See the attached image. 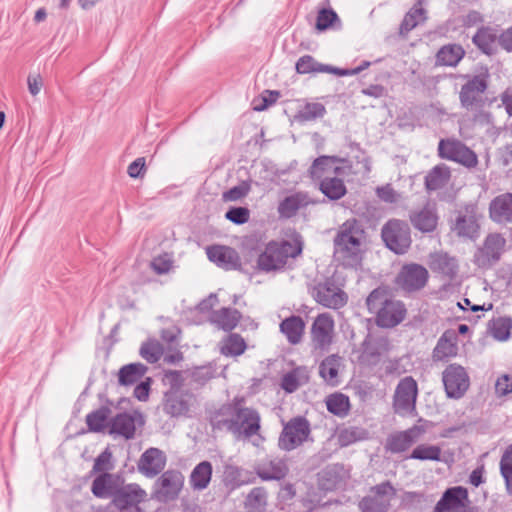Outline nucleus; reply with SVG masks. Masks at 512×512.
I'll list each match as a JSON object with an SVG mask.
<instances>
[{"mask_svg":"<svg viewBox=\"0 0 512 512\" xmlns=\"http://www.w3.org/2000/svg\"><path fill=\"white\" fill-rule=\"evenodd\" d=\"M243 399L234 400L223 405L210 419L213 430L231 433L235 439H250L259 435L261 429L260 413L242 405Z\"/></svg>","mask_w":512,"mask_h":512,"instance_id":"obj_1","label":"nucleus"},{"mask_svg":"<svg viewBox=\"0 0 512 512\" xmlns=\"http://www.w3.org/2000/svg\"><path fill=\"white\" fill-rule=\"evenodd\" d=\"M366 303L370 312L376 313V322L381 327H394L405 318L404 304L391 298L388 291L383 288L373 290Z\"/></svg>","mask_w":512,"mask_h":512,"instance_id":"obj_2","label":"nucleus"},{"mask_svg":"<svg viewBox=\"0 0 512 512\" xmlns=\"http://www.w3.org/2000/svg\"><path fill=\"white\" fill-rule=\"evenodd\" d=\"M185 477L177 469H168L154 482L151 497L161 503L175 501L184 487Z\"/></svg>","mask_w":512,"mask_h":512,"instance_id":"obj_3","label":"nucleus"},{"mask_svg":"<svg viewBox=\"0 0 512 512\" xmlns=\"http://www.w3.org/2000/svg\"><path fill=\"white\" fill-rule=\"evenodd\" d=\"M310 434V424L304 417H295L283 427L278 445L284 451H292L302 445Z\"/></svg>","mask_w":512,"mask_h":512,"instance_id":"obj_4","label":"nucleus"},{"mask_svg":"<svg viewBox=\"0 0 512 512\" xmlns=\"http://www.w3.org/2000/svg\"><path fill=\"white\" fill-rule=\"evenodd\" d=\"M342 287L343 284L339 283L335 276H332L314 287L313 296L321 305L338 309L344 306L348 299Z\"/></svg>","mask_w":512,"mask_h":512,"instance_id":"obj_5","label":"nucleus"},{"mask_svg":"<svg viewBox=\"0 0 512 512\" xmlns=\"http://www.w3.org/2000/svg\"><path fill=\"white\" fill-rule=\"evenodd\" d=\"M382 238L386 246L396 254H404L411 244L408 225L397 219L390 220L382 229Z\"/></svg>","mask_w":512,"mask_h":512,"instance_id":"obj_6","label":"nucleus"},{"mask_svg":"<svg viewBox=\"0 0 512 512\" xmlns=\"http://www.w3.org/2000/svg\"><path fill=\"white\" fill-rule=\"evenodd\" d=\"M505 244L506 240L500 234H489L474 255L475 264L481 268L491 267L500 259Z\"/></svg>","mask_w":512,"mask_h":512,"instance_id":"obj_7","label":"nucleus"},{"mask_svg":"<svg viewBox=\"0 0 512 512\" xmlns=\"http://www.w3.org/2000/svg\"><path fill=\"white\" fill-rule=\"evenodd\" d=\"M144 417L139 411L118 413L109 421V434L126 440L135 436L136 426L144 424Z\"/></svg>","mask_w":512,"mask_h":512,"instance_id":"obj_8","label":"nucleus"},{"mask_svg":"<svg viewBox=\"0 0 512 512\" xmlns=\"http://www.w3.org/2000/svg\"><path fill=\"white\" fill-rule=\"evenodd\" d=\"M418 394L417 383L412 377L403 378L396 387L394 409L398 414H411L415 409Z\"/></svg>","mask_w":512,"mask_h":512,"instance_id":"obj_9","label":"nucleus"},{"mask_svg":"<svg viewBox=\"0 0 512 512\" xmlns=\"http://www.w3.org/2000/svg\"><path fill=\"white\" fill-rule=\"evenodd\" d=\"M429 273L419 264H408L402 267L396 277V284L406 292L421 290L427 284Z\"/></svg>","mask_w":512,"mask_h":512,"instance_id":"obj_10","label":"nucleus"},{"mask_svg":"<svg viewBox=\"0 0 512 512\" xmlns=\"http://www.w3.org/2000/svg\"><path fill=\"white\" fill-rule=\"evenodd\" d=\"M394 496L395 489L389 483H382L371 490L359 507L362 512H387Z\"/></svg>","mask_w":512,"mask_h":512,"instance_id":"obj_11","label":"nucleus"},{"mask_svg":"<svg viewBox=\"0 0 512 512\" xmlns=\"http://www.w3.org/2000/svg\"><path fill=\"white\" fill-rule=\"evenodd\" d=\"M439 155L467 167L477 164L475 153L457 140H441L438 146Z\"/></svg>","mask_w":512,"mask_h":512,"instance_id":"obj_12","label":"nucleus"},{"mask_svg":"<svg viewBox=\"0 0 512 512\" xmlns=\"http://www.w3.org/2000/svg\"><path fill=\"white\" fill-rule=\"evenodd\" d=\"M443 382L448 397L460 398L469 387V377L463 367L452 364L443 373Z\"/></svg>","mask_w":512,"mask_h":512,"instance_id":"obj_13","label":"nucleus"},{"mask_svg":"<svg viewBox=\"0 0 512 512\" xmlns=\"http://www.w3.org/2000/svg\"><path fill=\"white\" fill-rule=\"evenodd\" d=\"M334 321L328 313L319 314L311 328L312 344L315 349L326 350L332 343Z\"/></svg>","mask_w":512,"mask_h":512,"instance_id":"obj_14","label":"nucleus"},{"mask_svg":"<svg viewBox=\"0 0 512 512\" xmlns=\"http://www.w3.org/2000/svg\"><path fill=\"white\" fill-rule=\"evenodd\" d=\"M195 403V397L189 392L170 391L164 396L163 411L171 417L187 416Z\"/></svg>","mask_w":512,"mask_h":512,"instance_id":"obj_15","label":"nucleus"},{"mask_svg":"<svg viewBox=\"0 0 512 512\" xmlns=\"http://www.w3.org/2000/svg\"><path fill=\"white\" fill-rule=\"evenodd\" d=\"M165 453L155 447L148 448L140 456L137 469L146 478H154L160 474L166 466Z\"/></svg>","mask_w":512,"mask_h":512,"instance_id":"obj_16","label":"nucleus"},{"mask_svg":"<svg viewBox=\"0 0 512 512\" xmlns=\"http://www.w3.org/2000/svg\"><path fill=\"white\" fill-rule=\"evenodd\" d=\"M334 259L344 266L352 262V222H344L334 238Z\"/></svg>","mask_w":512,"mask_h":512,"instance_id":"obj_17","label":"nucleus"},{"mask_svg":"<svg viewBox=\"0 0 512 512\" xmlns=\"http://www.w3.org/2000/svg\"><path fill=\"white\" fill-rule=\"evenodd\" d=\"M468 492L461 486L445 491L435 506L434 512H467Z\"/></svg>","mask_w":512,"mask_h":512,"instance_id":"obj_18","label":"nucleus"},{"mask_svg":"<svg viewBox=\"0 0 512 512\" xmlns=\"http://www.w3.org/2000/svg\"><path fill=\"white\" fill-rule=\"evenodd\" d=\"M426 432L423 425H415L405 431L391 434L386 441V449L392 453H401L410 448Z\"/></svg>","mask_w":512,"mask_h":512,"instance_id":"obj_19","label":"nucleus"},{"mask_svg":"<svg viewBox=\"0 0 512 512\" xmlns=\"http://www.w3.org/2000/svg\"><path fill=\"white\" fill-rule=\"evenodd\" d=\"M310 204H312V200L307 192L296 191L279 201L277 213L280 219H291Z\"/></svg>","mask_w":512,"mask_h":512,"instance_id":"obj_20","label":"nucleus"},{"mask_svg":"<svg viewBox=\"0 0 512 512\" xmlns=\"http://www.w3.org/2000/svg\"><path fill=\"white\" fill-rule=\"evenodd\" d=\"M208 259L225 270H235L241 266L237 251L224 245H213L206 248Z\"/></svg>","mask_w":512,"mask_h":512,"instance_id":"obj_21","label":"nucleus"},{"mask_svg":"<svg viewBox=\"0 0 512 512\" xmlns=\"http://www.w3.org/2000/svg\"><path fill=\"white\" fill-rule=\"evenodd\" d=\"M122 486L121 477L113 473L98 474L91 485L92 494L99 499H114Z\"/></svg>","mask_w":512,"mask_h":512,"instance_id":"obj_22","label":"nucleus"},{"mask_svg":"<svg viewBox=\"0 0 512 512\" xmlns=\"http://www.w3.org/2000/svg\"><path fill=\"white\" fill-rule=\"evenodd\" d=\"M147 492L137 483L122 485L112 500V504L118 509H125L140 505L147 500Z\"/></svg>","mask_w":512,"mask_h":512,"instance_id":"obj_23","label":"nucleus"},{"mask_svg":"<svg viewBox=\"0 0 512 512\" xmlns=\"http://www.w3.org/2000/svg\"><path fill=\"white\" fill-rule=\"evenodd\" d=\"M479 215L473 206L459 212L453 224V231L460 237L475 238L479 232Z\"/></svg>","mask_w":512,"mask_h":512,"instance_id":"obj_24","label":"nucleus"},{"mask_svg":"<svg viewBox=\"0 0 512 512\" xmlns=\"http://www.w3.org/2000/svg\"><path fill=\"white\" fill-rule=\"evenodd\" d=\"M488 76V70L485 69L482 73L473 77L462 87L460 100L465 108L469 109L480 100L481 94L487 88Z\"/></svg>","mask_w":512,"mask_h":512,"instance_id":"obj_25","label":"nucleus"},{"mask_svg":"<svg viewBox=\"0 0 512 512\" xmlns=\"http://www.w3.org/2000/svg\"><path fill=\"white\" fill-rule=\"evenodd\" d=\"M344 160L336 156H320L314 160L310 167V175L314 180L321 182L326 177H332L342 174L340 164Z\"/></svg>","mask_w":512,"mask_h":512,"instance_id":"obj_26","label":"nucleus"},{"mask_svg":"<svg viewBox=\"0 0 512 512\" xmlns=\"http://www.w3.org/2000/svg\"><path fill=\"white\" fill-rule=\"evenodd\" d=\"M255 473L263 481L281 480L288 473L286 462L278 457L266 458L254 467Z\"/></svg>","mask_w":512,"mask_h":512,"instance_id":"obj_27","label":"nucleus"},{"mask_svg":"<svg viewBox=\"0 0 512 512\" xmlns=\"http://www.w3.org/2000/svg\"><path fill=\"white\" fill-rule=\"evenodd\" d=\"M296 71L300 74L331 73L337 76L352 75V69H342L331 65L322 64L310 55L300 57L296 62Z\"/></svg>","mask_w":512,"mask_h":512,"instance_id":"obj_28","label":"nucleus"},{"mask_svg":"<svg viewBox=\"0 0 512 512\" xmlns=\"http://www.w3.org/2000/svg\"><path fill=\"white\" fill-rule=\"evenodd\" d=\"M286 257V244L281 247L269 245L266 250L259 255L257 265L259 269L263 271L277 270L285 265Z\"/></svg>","mask_w":512,"mask_h":512,"instance_id":"obj_29","label":"nucleus"},{"mask_svg":"<svg viewBox=\"0 0 512 512\" xmlns=\"http://www.w3.org/2000/svg\"><path fill=\"white\" fill-rule=\"evenodd\" d=\"M489 216L496 223H512V193L495 197L489 205Z\"/></svg>","mask_w":512,"mask_h":512,"instance_id":"obj_30","label":"nucleus"},{"mask_svg":"<svg viewBox=\"0 0 512 512\" xmlns=\"http://www.w3.org/2000/svg\"><path fill=\"white\" fill-rule=\"evenodd\" d=\"M242 318L241 313L234 308L222 307L209 315V321L224 331H232Z\"/></svg>","mask_w":512,"mask_h":512,"instance_id":"obj_31","label":"nucleus"},{"mask_svg":"<svg viewBox=\"0 0 512 512\" xmlns=\"http://www.w3.org/2000/svg\"><path fill=\"white\" fill-rule=\"evenodd\" d=\"M342 369V358L330 355L320 363L319 374L328 385L337 386L340 383L339 373Z\"/></svg>","mask_w":512,"mask_h":512,"instance_id":"obj_32","label":"nucleus"},{"mask_svg":"<svg viewBox=\"0 0 512 512\" xmlns=\"http://www.w3.org/2000/svg\"><path fill=\"white\" fill-rule=\"evenodd\" d=\"M499 38L496 27H481L473 36V42L483 53L490 55L496 51Z\"/></svg>","mask_w":512,"mask_h":512,"instance_id":"obj_33","label":"nucleus"},{"mask_svg":"<svg viewBox=\"0 0 512 512\" xmlns=\"http://www.w3.org/2000/svg\"><path fill=\"white\" fill-rule=\"evenodd\" d=\"M212 464L209 461H202L198 463L191 471L189 477V484L194 491L205 490L212 478Z\"/></svg>","mask_w":512,"mask_h":512,"instance_id":"obj_34","label":"nucleus"},{"mask_svg":"<svg viewBox=\"0 0 512 512\" xmlns=\"http://www.w3.org/2000/svg\"><path fill=\"white\" fill-rule=\"evenodd\" d=\"M304 330L305 322L300 316L292 315L280 323V331L292 345H296L301 342Z\"/></svg>","mask_w":512,"mask_h":512,"instance_id":"obj_35","label":"nucleus"},{"mask_svg":"<svg viewBox=\"0 0 512 512\" xmlns=\"http://www.w3.org/2000/svg\"><path fill=\"white\" fill-rule=\"evenodd\" d=\"M456 337L453 333H444L433 351V358L437 361H442L457 355Z\"/></svg>","mask_w":512,"mask_h":512,"instance_id":"obj_36","label":"nucleus"},{"mask_svg":"<svg viewBox=\"0 0 512 512\" xmlns=\"http://www.w3.org/2000/svg\"><path fill=\"white\" fill-rule=\"evenodd\" d=\"M147 367L142 363H130L120 368L118 382L122 386H131L142 379Z\"/></svg>","mask_w":512,"mask_h":512,"instance_id":"obj_37","label":"nucleus"},{"mask_svg":"<svg viewBox=\"0 0 512 512\" xmlns=\"http://www.w3.org/2000/svg\"><path fill=\"white\" fill-rule=\"evenodd\" d=\"M430 268L446 276L452 277L457 271V261L446 253L438 252L430 256Z\"/></svg>","mask_w":512,"mask_h":512,"instance_id":"obj_38","label":"nucleus"},{"mask_svg":"<svg viewBox=\"0 0 512 512\" xmlns=\"http://www.w3.org/2000/svg\"><path fill=\"white\" fill-rule=\"evenodd\" d=\"M309 375L304 367H297L284 374L281 380V388L287 393L295 392L301 385L308 382Z\"/></svg>","mask_w":512,"mask_h":512,"instance_id":"obj_39","label":"nucleus"},{"mask_svg":"<svg viewBox=\"0 0 512 512\" xmlns=\"http://www.w3.org/2000/svg\"><path fill=\"white\" fill-rule=\"evenodd\" d=\"M339 176L326 177L319 182L320 191L331 200H338L346 193V186Z\"/></svg>","mask_w":512,"mask_h":512,"instance_id":"obj_40","label":"nucleus"},{"mask_svg":"<svg viewBox=\"0 0 512 512\" xmlns=\"http://www.w3.org/2000/svg\"><path fill=\"white\" fill-rule=\"evenodd\" d=\"M246 348L244 338L237 333H231L222 340L220 351L224 356L236 357L242 355Z\"/></svg>","mask_w":512,"mask_h":512,"instance_id":"obj_41","label":"nucleus"},{"mask_svg":"<svg viewBox=\"0 0 512 512\" xmlns=\"http://www.w3.org/2000/svg\"><path fill=\"white\" fill-rule=\"evenodd\" d=\"M465 52L460 45L449 44L443 46L437 53L436 61L440 65L455 66L463 58Z\"/></svg>","mask_w":512,"mask_h":512,"instance_id":"obj_42","label":"nucleus"},{"mask_svg":"<svg viewBox=\"0 0 512 512\" xmlns=\"http://www.w3.org/2000/svg\"><path fill=\"white\" fill-rule=\"evenodd\" d=\"M109 414L108 407H100L99 409L90 412L86 416V424L91 432H103L105 428L109 429Z\"/></svg>","mask_w":512,"mask_h":512,"instance_id":"obj_43","label":"nucleus"},{"mask_svg":"<svg viewBox=\"0 0 512 512\" xmlns=\"http://www.w3.org/2000/svg\"><path fill=\"white\" fill-rule=\"evenodd\" d=\"M327 410L335 416L345 417L350 409L349 397L342 393H333L326 398Z\"/></svg>","mask_w":512,"mask_h":512,"instance_id":"obj_44","label":"nucleus"},{"mask_svg":"<svg viewBox=\"0 0 512 512\" xmlns=\"http://www.w3.org/2000/svg\"><path fill=\"white\" fill-rule=\"evenodd\" d=\"M411 222L415 228L423 232H430L437 225V216L432 208L426 207L419 213L411 216Z\"/></svg>","mask_w":512,"mask_h":512,"instance_id":"obj_45","label":"nucleus"},{"mask_svg":"<svg viewBox=\"0 0 512 512\" xmlns=\"http://www.w3.org/2000/svg\"><path fill=\"white\" fill-rule=\"evenodd\" d=\"M267 505V492L262 487L253 488L246 497L247 512H263Z\"/></svg>","mask_w":512,"mask_h":512,"instance_id":"obj_46","label":"nucleus"},{"mask_svg":"<svg viewBox=\"0 0 512 512\" xmlns=\"http://www.w3.org/2000/svg\"><path fill=\"white\" fill-rule=\"evenodd\" d=\"M450 178V171L445 165H437L426 176V187L429 190H436L447 184Z\"/></svg>","mask_w":512,"mask_h":512,"instance_id":"obj_47","label":"nucleus"},{"mask_svg":"<svg viewBox=\"0 0 512 512\" xmlns=\"http://www.w3.org/2000/svg\"><path fill=\"white\" fill-rule=\"evenodd\" d=\"M409 458L416 459V460H422V461H425V460L440 461L441 460V448L437 445L420 444L413 449Z\"/></svg>","mask_w":512,"mask_h":512,"instance_id":"obj_48","label":"nucleus"},{"mask_svg":"<svg viewBox=\"0 0 512 512\" xmlns=\"http://www.w3.org/2000/svg\"><path fill=\"white\" fill-rule=\"evenodd\" d=\"M425 19V10L421 7V3L419 2L406 14L402 22L400 32L402 34L408 33L410 30L415 28L419 23L424 22Z\"/></svg>","mask_w":512,"mask_h":512,"instance_id":"obj_49","label":"nucleus"},{"mask_svg":"<svg viewBox=\"0 0 512 512\" xmlns=\"http://www.w3.org/2000/svg\"><path fill=\"white\" fill-rule=\"evenodd\" d=\"M163 354V347L157 340H148L140 348V355L149 363H156Z\"/></svg>","mask_w":512,"mask_h":512,"instance_id":"obj_50","label":"nucleus"},{"mask_svg":"<svg viewBox=\"0 0 512 512\" xmlns=\"http://www.w3.org/2000/svg\"><path fill=\"white\" fill-rule=\"evenodd\" d=\"M114 468V464L112 462V453L106 448L102 453H100L94 460V464L91 470V474H101V473H110Z\"/></svg>","mask_w":512,"mask_h":512,"instance_id":"obj_51","label":"nucleus"},{"mask_svg":"<svg viewBox=\"0 0 512 512\" xmlns=\"http://www.w3.org/2000/svg\"><path fill=\"white\" fill-rule=\"evenodd\" d=\"M501 474L505 479L506 487L512 494V446L507 448L500 462Z\"/></svg>","mask_w":512,"mask_h":512,"instance_id":"obj_52","label":"nucleus"},{"mask_svg":"<svg viewBox=\"0 0 512 512\" xmlns=\"http://www.w3.org/2000/svg\"><path fill=\"white\" fill-rule=\"evenodd\" d=\"M339 21L337 14L332 9H321L316 19V29L324 31L335 26Z\"/></svg>","mask_w":512,"mask_h":512,"instance_id":"obj_53","label":"nucleus"},{"mask_svg":"<svg viewBox=\"0 0 512 512\" xmlns=\"http://www.w3.org/2000/svg\"><path fill=\"white\" fill-rule=\"evenodd\" d=\"M325 111L321 103H308L299 111V118L303 121H312L323 117Z\"/></svg>","mask_w":512,"mask_h":512,"instance_id":"obj_54","label":"nucleus"},{"mask_svg":"<svg viewBox=\"0 0 512 512\" xmlns=\"http://www.w3.org/2000/svg\"><path fill=\"white\" fill-rule=\"evenodd\" d=\"M225 217L232 223L241 225L248 222L250 211L246 207H233L226 212Z\"/></svg>","mask_w":512,"mask_h":512,"instance_id":"obj_55","label":"nucleus"},{"mask_svg":"<svg viewBox=\"0 0 512 512\" xmlns=\"http://www.w3.org/2000/svg\"><path fill=\"white\" fill-rule=\"evenodd\" d=\"M491 333L493 337L500 341H505L510 336V325L505 319H498L493 322Z\"/></svg>","mask_w":512,"mask_h":512,"instance_id":"obj_56","label":"nucleus"},{"mask_svg":"<svg viewBox=\"0 0 512 512\" xmlns=\"http://www.w3.org/2000/svg\"><path fill=\"white\" fill-rule=\"evenodd\" d=\"M151 267L157 274H165L170 271L172 261L167 255L158 256L152 260Z\"/></svg>","mask_w":512,"mask_h":512,"instance_id":"obj_57","label":"nucleus"},{"mask_svg":"<svg viewBox=\"0 0 512 512\" xmlns=\"http://www.w3.org/2000/svg\"><path fill=\"white\" fill-rule=\"evenodd\" d=\"M145 158L139 157L129 164L127 173L131 178H141L145 174Z\"/></svg>","mask_w":512,"mask_h":512,"instance_id":"obj_58","label":"nucleus"},{"mask_svg":"<svg viewBox=\"0 0 512 512\" xmlns=\"http://www.w3.org/2000/svg\"><path fill=\"white\" fill-rule=\"evenodd\" d=\"M495 390L498 395L504 396L512 392V376L502 375L495 384Z\"/></svg>","mask_w":512,"mask_h":512,"instance_id":"obj_59","label":"nucleus"},{"mask_svg":"<svg viewBox=\"0 0 512 512\" xmlns=\"http://www.w3.org/2000/svg\"><path fill=\"white\" fill-rule=\"evenodd\" d=\"M377 195L381 200L389 203L396 202L399 198V195L390 185L377 188Z\"/></svg>","mask_w":512,"mask_h":512,"instance_id":"obj_60","label":"nucleus"},{"mask_svg":"<svg viewBox=\"0 0 512 512\" xmlns=\"http://www.w3.org/2000/svg\"><path fill=\"white\" fill-rule=\"evenodd\" d=\"M28 90L32 96L40 93L43 87V80L39 74H30L27 78Z\"/></svg>","mask_w":512,"mask_h":512,"instance_id":"obj_61","label":"nucleus"},{"mask_svg":"<svg viewBox=\"0 0 512 512\" xmlns=\"http://www.w3.org/2000/svg\"><path fill=\"white\" fill-rule=\"evenodd\" d=\"M151 379L147 378L145 381L140 382L134 389V397L139 401H146L149 397Z\"/></svg>","mask_w":512,"mask_h":512,"instance_id":"obj_62","label":"nucleus"},{"mask_svg":"<svg viewBox=\"0 0 512 512\" xmlns=\"http://www.w3.org/2000/svg\"><path fill=\"white\" fill-rule=\"evenodd\" d=\"M247 191L241 186H235L223 193L225 201H237L246 195Z\"/></svg>","mask_w":512,"mask_h":512,"instance_id":"obj_63","label":"nucleus"},{"mask_svg":"<svg viewBox=\"0 0 512 512\" xmlns=\"http://www.w3.org/2000/svg\"><path fill=\"white\" fill-rule=\"evenodd\" d=\"M370 172V161L362 154L361 159L357 160L356 167L354 166V174H361L365 178Z\"/></svg>","mask_w":512,"mask_h":512,"instance_id":"obj_64","label":"nucleus"}]
</instances>
